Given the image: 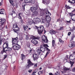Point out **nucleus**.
Here are the masks:
<instances>
[{
    "instance_id": "obj_24",
    "label": "nucleus",
    "mask_w": 75,
    "mask_h": 75,
    "mask_svg": "<svg viewBox=\"0 0 75 75\" xmlns=\"http://www.w3.org/2000/svg\"><path fill=\"white\" fill-rule=\"evenodd\" d=\"M50 33L51 34H55L56 32H55V31H54L53 30H51L50 31Z\"/></svg>"
},
{
    "instance_id": "obj_36",
    "label": "nucleus",
    "mask_w": 75,
    "mask_h": 75,
    "mask_svg": "<svg viewBox=\"0 0 75 75\" xmlns=\"http://www.w3.org/2000/svg\"><path fill=\"white\" fill-rule=\"evenodd\" d=\"M28 25H29V24L31 25L32 23H33V22L31 21H28Z\"/></svg>"
},
{
    "instance_id": "obj_12",
    "label": "nucleus",
    "mask_w": 75,
    "mask_h": 75,
    "mask_svg": "<svg viewBox=\"0 0 75 75\" xmlns=\"http://www.w3.org/2000/svg\"><path fill=\"white\" fill-rule=\"evenodd\" d=\"M30 9L31 11V12H33V11L37 10L38 9V6L37 5H35L33 7H31Z\"/></svg>"
},
{
    "instance_id": "obj_4",
    "label": "nucleus",
    "mask_w": 75,
    "mask_h": 75,
    "mask_svg": "<svg viewBox=\"0 0 75 75\" xmlns=\"http://www.w3.org/2000/svg\"><path fill=\"white\" fill-rule=\"evenodd\" d=\"M6 21V19H0V24L2 27V29L4 27V24H5V22Z\"/></svg>"
},
{
    "instance_id": "obj_16",
    "label": "nucleus",
    "mask_w": 75,
    "mask_h": 75,
    "mask_svg": "<svg viewBox=\"0 0 75 75\" xmlns=\"http://www.w3.org/2000/svg\"><path fill=\"white\" fill-rule=\"evenodd\" d=\"M42 2L45 5L47 6L50 3V0H43Z\"/></svg>"
},
{
    "instance_id": "obj_59",
    "label": "nucleus",
    "mask_w": 75,
    "mask_h": 75,
    "mask_svg": "<svg viewBox=\"0 0 75 75\" xmlns=\"http://www.w3.org/2000/svg\"><path fill=\"white\" fill-rule=\"evenodd\" d=\"M2 4H3L2 2H0V6L2 5Z\"/></svg>"
},
{
    "instance_id": "obj_30",
    "label": "nucleus",
    "mask_w": 75,
    "mask_h": 75,
    "mask_svg": "<svg viewBox=\"0 0 75 75\" xmlns=\"http://www.w3.org/2000/svg\"><path fill=\"white\" fill-rule=\"evenodd\" d=\"M55 42L54 40H52V43L53 47H54V45H55Z\"/></svg>"
},
{
    "instance_id": "obj_35",
    "label": "nucleus",
    "mask_w": 75,
    "mask_h": 75,
    "mask_svg": "<svg viewBox=\"0 0 75 75\" xmlns=\"http://www.w3.org/2000/svg\"><path fill=\"white\" fill-rule=\"evenodd\" d=\"M32 38L34 39H37V38H35V36H31L30 37V39H32Z\"/></svg>"
},
{
    "instance_id": "obj_32",
    "label": "nucleus",
    "mask_w": 75,
    "mask_h": 75,
    "mask_svg": "<svg viewBox=\"0 0 75 75\" xmlns=\"http://www.w3.org/2000/svg\"><path fill=\"white\" fill-rule=\"evenodd\" d=\"M65 6L66 7V8L68 9H71V8H72V7L69 6H67V5H66Z\"/></svg>"
},
{
    "instance_id": "obj_49",
    "label": "nucleus",
    "mask_w": 75,
    "mask_h": 75,
    "mask_svg": "<svg viewBox=\"0 0 75 75\" xmlns=\"http://www.w3.org/2000/svg\"><path fill=\"white\" fill-rule=\"evenodd\" d=\"M9 2H10V3H11V4H13V3L14 2V1H12L11 0H10Z\"/></svg>"
},
{
    "instance_id": "obj_34",
    "label": "nucleus",
    "mask_w": 75,
    "mask_h": 75,
    "mask_svg": "<svg viewBox=\"0 0 75 75\" xmlns=\"http://www.w3.org/2000/svg\"><path fill=\"white\" fill-rule=\"evenodd\" d=\"M25 39H26V40H28L29 39H30V38H29V37H28V35H26Z\"/></svg>"
},
{
    "instance_id": "obj_61",
    "label": "nucleus",
    "mask_w": 75,
    "mask_h": 75,
    "mask_svg": "<svg viewBox=\"0 0 75 75\" xmlns=\"http://www.w3.org/2000/svg\"><path fill=\"white\" fill-rule=\"evenodd\" d=\"M73 30H75V27H72Z\"/></svg>"
},
{
    "instance_id": "obj_26",
    "label": "nucleus",
    "mask_w": 75,
    "mask_h": 75,
    "mask_svg": "<svg viewBox=\"0 0 75 75\" xmlns=\"http://www.w3.org/2000/svg\"><path fill=\"white\" fill-rule=\"evenodd\" d=\"M41 51H40V49H38L37 50V53L38 55H40V54H41Z\"/></svg>"
},
{
    "instance_id": "obj_55",
    "label": "nucleus",
    "mask_w": 75,
    "mask_h": 75,
    "mask_svg": "<svg viewBox=\"0 0 75 75\" xmlns=\"http://www.w3.org/2000/svg\"><path fill=\"white\" fill-rule=\"evenodd\" d=\"M20 40H23V37H20Z\"/></svg>"
},
{
    "instance_id": "obj_62",
    "label": "nucleus",
    "mask_w": 75,
    "mask_h": 75,
    "mask_svg": "<svg viewBox=\"0 0 75 75\" xmlns=\"http://www.w3.org/2000/svg\"><path fill=\"white\" fill-rule=\"evenodd\" d=\"M21 23H23V20H22V19H21Z\"/></svg>"
},
{
    "instance_id": "obj_46",
    "label": "nucleus",
    "mask_w": 75,
    "mask_h": 75,
    "mask_svg": "<svg viewBox=\"0 0 75 75\" xmlns=\"http://www.w3.org/2000/svg\"><path fill=\"white\" fill-rule=\"evenodd\" d=\"M47 25H46V27H49V25H50V24L49 23H47Z\"/></svg>"
},
{
    "instance_id": "obj_39",
    "label": "nucleus",
    "mask_w": 75,
    "mask_h": 75,
    "mask_svg": "<svg viewBox=\"0 0 75 75\" xmlns=\"http://www.w3.org/2000/svg\"><path fill=\"white\" fill-rule=\"evenodd\" d=\"M4 11H1L0 12V14H4Z\"/></svg>"
},
{
    "instance_id": "obj_54",
    "label": "nucleus",
    "mask_w": 75,
    "mask_h": 75,
    "mask_svg": "<svg viewBox=\"0 0 75 75\" xmlns=\"http://www.w3.org/2000/svg\"><path fill=\"white\" fill-rule=\"evenodd\" d=\"M34 67H37V64H36L34 65Z\"/></svg>"
},
{
    "instance_id": "obj_23",
    "label": "nucleus",
    "mask_w": 75,
    "mask_h": 75,
    "mask_svg": "<svg viewBox=\"0 0 75 75\" xmlns=\"http://www.w3.org/2000/svg\"><path fill=\"white\" fill-rule=\"evenodd\" d=\"M46 14H47L46 15V16H51V13H50L48 11H47L46 12Z\"/></svg>"
},
{
    "instance_id": "obj_27",
    "label": "nucleus",
    "mask_w": 75,
    "mask_h": 75,
    "mask_svg": "<svg viewBox=\"0 0 75 75\" xmlns=\"http://www.w3.org/2000/svg\"><path fill=\"white\" fill-rule=\"evenodd\" d=\"M64 71H68L70 70V68H67V67H64Z\"/></svg>"
},
{
    "instance_id": "obj_58",
    "label": "nucleus",
    "mask_w": 75,
    "mask_h": 75,
    "mask_svg": "<svg viewBox=\"0 0 75 75\" xmlns=\"http://www.w3.org/2000/svg\"><path fill=\"white\" fill-rule=\"evenodd\" d=\"M2 10H4V9H0V11L1 12V11H3Z\"/></svg>"
},
{
    "instance_id": "obj_21",
    "label": "nucleus",
    "mask_w": 75,
    "mask_h": 75,
    "mask_svg": "<svg viewBox=\"0 0 75 75\" xmlns=\"http://www.w3.org/2000/svg\"><path fill=\"white\" fill-rule=\"evenodd\" d=\"M8 47V44L7 42H5L3 45V48H6Z\"/></svg>"
},
{
    "instance_id": "obj_31",
    "label": "nucleus",
    "mask_w": 75,
    "mask_h": 75,
    "mask_svg": "<svg viewBox=\"0 0 75 75\" xmlns=\"http://www.w3.org/2000/svg\"><path fill=\"white\" fill-rule=\"evenodd\" d=\"M21 13H19L18 14V18L19 19H21Z\"/></svg>"
},
{
    "instance_id": "obj_44",
    "label": "nucleus",
    "mask_w": 75,
    "mask_h": 75,
    "mask_svg": "<svg viewBox=\"0 0 75 75\" xmlns=\"http://www.w3.org/2000/svg\"><path fill=\"white\" fill-rule=\"evenodd\" d=\"M2 40L3 39L2 38L0 39V45H1V43H2Z\"/></svg>"
},
{
    "instance_id": "obj_38",
    "label": "nucleus",
    "mask_w": 75,
    "mask_h": 75,
    "mask_svg": "<svg viewBox=\"0 0 75 75\" xmlns=\"http://www.w3.org/2000/svg\"><path fill=\"white\" fill-rule=\"evenodd\" d=\"M27 28H28V26L27 25H26L25 27H24V29L25 31L26 29H27Z\"/></svg>"
},
{
    "instance_id": "obj_20",
    "label": "nucleus",
    "mask_w": 75,
    "mask_h": 75,
    "mask_svg": "<svg viewBox=\"0 0 75 75\" xmlns=\"http://www.w3.org/2000/svg\"><path fill=\"white\" fill-rule=\"evenodd\" d=\"M66 61L67 62L70 63V64H71V67H72L74 62L71 61V60H69V59H66Z\"/></svg>"
},
{
    "instance_id": "obj_7",
    "label": "nucleus",
    "mask_w": 75,
    "mask_h": 75,
    "mask_svg": "<svg viewBox=\"0 0 75 75\" xmlns=\"http://www.w3.org/2000/svg\"><path fill=\"white\" fill-rule=\"evenodd\" d=\"M40 16H43L45 17V16H46V15L47 14V13H46L45 11L42 9H41V11L40 12Z\"/></svg>"
},
{
    "instance_id": "obj_48",
    "label": "nucleus",
    "mask_w": 75,
    "mask_h": 75,
    "mask_svg": "<svg viewBox=\"0 0 75 75\" xmlns=\"http://www.w3.org/2000/svg\"><path fill=\"white\" fill-rule=\"evenodd\" d=\"M71 13H73V14H75V9H74L73 11H72Z\"/></svg>"
},
{
    "instance_id": "obj_37",
    "label": "nucleus",
    "mask_w": 75,
    "mask_h": 75,
    "mask_svg": "<svg viewBox=\"0 0 75 75\" xmlns=\"http://www.w3.org/2000/svg\"><path fill=\"white\" fill-rule=\"evenodd\" d=\"M73 18H72V20L73 21H75V15L73 16Z\"/></svg>"
},
{
    "instance_id": "obj_51",
    "label": "nucleus",
    "mask_w": 75,
    "mask_h": 75,
    "mask_svg": "<svg viewBox=\"0 0 75 75\" xmlns=\"http://www.w3.org/2000/svg\"><path fill=\"white\" fill-rule=\"evenodd\" d=\"M71 32H69L68 34V35H69H69H71Z\"/></svg>"
},
{
    "instance_id": "obj_5",
    "label": "nucleus",
    "mask_w": 75,
    "mask_h": 75,
    "mask_svg": "<svg viewBox=\"0 0 75 75\" xmlns=\"http://www.w3.org/2000/svg\"><path fill=\"white\" fill-rule=\"evenodd\" d=\"M11 51V48L9 47H7L5 48H4L3 52H5L6 54H7L8 52V51Z\"/></svg>"
},
{
    "instance_id": "obj_33",
    "label": "nucleus",
    "mask_w": 75,
    "mask_h": 75,
    "mask_svg": "<svg viewBox=\"0 0 75 75\" xmlns=\"http://www.w3.org/2000/svg\"><path fill=\"white\" fill-rule=\"evenodd\" d=\"M59 41L60 42H61V43H62V44L64 43V41L62 40H61V39L60 38H59Z\"/></svg>"
},
{
    "instance_id": "obj_50",
    "label": "nucleus",
    "mask_w": 75,
    "mask_h": 75,
    "mask_svg": "<svg viewBox=\"0 0 75 75\" xmlns=\"http://www.w3.org/2000/svg\"><path fill=\"white\" fill-rule=\"evenodd\" d=\"M37 72V71H36V70L35 71L33 72V74H35Z\"/></svg>"
},
{
    "instance_id": "obj_56",
    "label": "nucleus",
    "mask_w": 75,
    "mask_h": 75,
    "mask_svg": "<svg viewBox=\"0 0 75 75\" xmlns=\"http://www.w3.org/2000/svg\"><path fill=\"white\" fill-rule=\"evenodd\" d=\"M49 75H54L52 73H50L49 74Z\"/></svg>"
},
{
    "instance_id": "obj_60",
    "label": "nucleus",
    "mask_w": 75,
    "mask_h": 75,
    "mask_svg": "<svg viewBox=\"0 0 75 75\" xmlns=\"http://www.w3.org/2000/svg\"><path fill=\"white\" fill-rule=\"evenodd\" d=\"M5 28H6V29H7L8 28H7V26L6 25L5 27Z\"/></svg>"
},
{
    "instance_id": "obj_29",
    "label": "nucleus",
    "mask_w": 75,
    "mask_h": 75,
    "mask_svg": "<svg viewBox=\"0 0 75 75\" xmlns=\"http://www.w3.org/2000/svg\"><path fill=\"white\" fill-rule=\"evenodd\" d=\"M32 0H25V3H31Z\"/></svg>"
},
{
    "instance_id": "obj_13",
    "label": "nucleus",
    "mask_w": 75,
    "mask_h": 75,
    "mask_svg": "<svg viewBox=\"0 0 75 75\" xmlns=\"http://www.w3.org/2000/svg\"><path fill=\"white\" fill-rule=\"evenodd\" d=\"M71 44H69V47L70 48H72L75 46V42L74 41H72L71 42Z\"/></svg>"
},
{
    "instance_id": "obj_52",
    "label": "nucleus",
    "mask_w": 75,
    "mask_h": 75,
    "mask_svg": "<svg viewBox=\"0 0 75 75\" xmlns=\"http://www.w3.org/2000/svg\"><path fill=\"white\" fill-rule=\"evenodd\" d=\"M28 72H29L30 73H31V72H32V70H29L28 71Z\"/></svg>"
},
{
    "instance_id": "obj_11",
    "label": "nucleus",
    "mask_w": 75,
    "mask_h": 75,
    "mask_svg": "<svg viewBox=\"0 0 75 75\" xmlns=\"http://www.w3.org/2000/svg\"><path fill=\"white\" fill-rule=\"evenodd\" d=\"M42 40L44 42H45V43H48V40L47 39V38L46 37L45 35H43L42 36Z\"/></svg>"
},
{
    "instance_id": "obj_53",
    "label": "nucleus",
    "mask_w": 75,
    "mask_h": 75,
    "mask_svg": "<svg viewBox=\"0 0 75 75\" xmlns=\"http://www.w3.org/2000/svg\"><path fill=\"white\" fill-rule=\"evenodd\" d=\"M59 30H63V27H61Z\"/></svg>"
},
{
    "instance_id": "obj_41",
    "label": "nucleus",
    "mask_w": 75,
    "mask_h": 75,
    "mask_svg": "<svg viewBox=\"0 0 75 75\" xmlns=\"http://www.w3.org/2000/svg\"><path fill=\"white\" fill-rule=\"evenodd\" d=\"M32 4H34L35 3V0H32L31 2Z\"/></svg>"
},
{
    "instance_id": "obj_42",
    "label": "nucleus",
    "mask_w": 75,
    "mask_h": 75,
    "mask_svg": "<svg viewBox=\"0 0 75 75\" xmlns=\"http://www.w3.org/2000/svg\"><path fill=\"white\" fill-rule=\"evenodd\" d=\"M27 46L28 48H29V47H30V43H27Z\"/></svg>"
},
{
    "instance_id": "obj_22",
    "label": "nucleus",
    "mask_w": 75,
    "mask_h": 75,
    "mask_svg": "<svg viewBox=\"0 0 75 75\" xmlns=\"http://www.w3.org/2000/svg\"><path fill=\"white\" fill-rule=\"evenodd\" d=\"M68 2L70 3H72L74 4L75 3V0H69L68 1Z\"/></svg>"
},
{
    "instance_id": "obj_6",
    "label": "nucleus",
    "mask_w": 75,
    "mask_h": 75,
    "mask_svg": "<svg viewBox=\"0 0 75 75\" xmlns=\"http://www.w3.org/2000/svg\"><path fill=\"white\" fill-rule=\"evenodd\" d=\"M17 40H18V38L17 37L15 38H12V45H18Z\"/></svg>"
},
{
    "instance_id": "obj_14",
    "label": "nucleus",
    "mask_w": 75,
    "mask_h": 75,
    "mask_svg": "<svg viewBox=\"0 0 75 75\" xmlns=\"http://www.w3.org/2000/svg\"><path fill=\"white\" fill-rule=\"evenodd\" d=\"M33 20L36 23H39L41 22V19L38 18H34Z\"/></svg>"
},
{
    "instance_id": "obj_15",
    "label": "nucleus",
    "mask_w": 75,
    "mask_h": 75,
    "mask_svg": "<svg viewBox=\"0 0 75 75\" xmlns=\"http://www.w3.org/2000/svg\"><path fill=\"white\" fill-rule=\"evenodd\" d=\"M69 58L70 59L74 61L75 59V54H72L69 56Z\"/></svg>"
},
{
    "instance_id": "obj_10",
    "label": "nucleus",
    "mask_w": 75,
    "mask_h": 75,
    "mask_svg": "<svg viewBox=\"0 0 75 75\" xmlns=\"http://www.w3.org/2000/svg\"><path fill=\"white\" fill-rule=\"evenodd\" d=\"M28 65L27 66H26V67H28V68H30V67H31V66H32V65H34V64H33L31 62V61L30 60H28Z\"/></svg>"
},
{
    "instance_id": "obj_28",
    "label": "nucleus",
    "mask_w": 75,
    "mask_h": 75,
    "mask_svg": "<svg viewBox=\"0 0 75 75\" xmlns=\"http://www.w3.org/2000/svg\"><path fill=\"white\" fill-rule=\"evenodd\" d=\"M25 58V55H24L23 54H21V59L22 61L24 60V59Z\"/></svg>"
},
{
    "instance_id": "obj_64",
    "label": "nucleus",
    "mask_w": 75,
    "mask_h": 75,
    "mask_svg": "<svg viewBox=\"0 0 75 75\" xmlns=\"http://www.w3.org/2000/svg\"><path fill=\"white\" fill-rule=\"evenodd\" d=\"M12 13H15V11H12Z\"/></svg>"
},
{
    "instance_id": "obj_63",
    "label": "nucleus",
    "mask_w": 75,
    "mask_h": 75,
    "mask_svg": "<svg viewBox=\"0 0 75 75\" xmlns=\"http://www.w3.org/2000/svg\"><path fill=\"white\" fill-rule=\"evenodd\" d=\"M68 57H69V56L68 55H67L66 56V57L67 58H68Z\"/></svg>"
},
{
    "instance_id": "obj_1",
    "label": "nucleus",
    "mask_w": 75,
    "mask_h": 75,
    "mask_svg": "<svg viewBox=\"0 0 75 75\" xmlns=\"http://www.w3.org/2000/svg\"><path fill=\"white\" fill-rule=\"evenodd\" d=\"M41 48H40V51H41L42 52L44 53L45 51L46 50V49L48 52H47L45 57H47V55L49 54V53L50 52V50L48 49L47 47H49V46L47 45V44H44L42 45H41Z\"/></svg>"
},
{
    "instance_id": "obj_19",
    "label": "nucleus",
    "mask_w": 75,
    "mask_h": 75,
    "mask_svg": "<svg viewBox=\"0 0 75 75\" xmlns=\"http://www.w3.org/2000/svg\"><path fill=\"white\" fill-rule=\"evenodd\" d=\"M33 57L34 58V60L35 61V59H37L38 58V55L35 53H34L33 55Z\"/></svg>"
},
{
    "instance_id": "obj_25",
    "label": "nucleus",
    "mask_w": 75,
    "mask_h": 75,
    "mask_svg": "<svg viewBox=\"0 0 75 75\" xmlns=\"http://www.w3.org/2000/svg\"><path fill=\"white\" fill-rule=\"evenodd\" d=\"M69 14L70 16H71V18H72L74 16H75V14L74 13H69Z\"/></svg>"
},
{
    "instance_id": "obj_3",
    "label": "nucleus",
    "mask_w": 75,
    "mask_h": 75,
    "mask_svg": "<svg viewBox=\"0 0 75 75\" xmlns=\"http://www.w3.org/2000/svg\"><path fill=\"white\" fill-rule=\"evenodd\" d=\"M13 29L14 30V33H16L17 34H18V31L20 30V29H19V28H18V26L16 24H14L13 25Z\"/></svg>"
},
{
    "instance_id": "obj_9",
    "label": "nucleus",
    "mask_w": 75,
    "mask_h": 75,
    "mask_svg": "<svg viewBox=\"0 0 75 75\" xmlns=\"http://www.w3.org/2000/svg\"><path fill=\"white\" fill-rule=\"evenodd\" d=\"M12 48L14 50H18L19 48H20V45H13Z\"/></svg>"
},
{
    "instance_id": "obj_18",
    "label": "nucleus",
    "mask_w": 75,
    "mask_h": 75,
    "mask_svg": "<svg viewBox=\"0 0 75 75\" xmlns=\"http://www.w3.org/2000/svg\"><path fill=\"white\" fill-rule=\"evenodd\" d=\"M31 42L35 45H37L38 44V42L35 39H33L31 40Z\"/></svg>"
},
{
    "instance_id": "obj_47",
    "label": "nucleus",
    "mask_w": 75,
    "mask_h": 75,
    "mask_svg": "<svg viewBox=\"0 0 75 75\" xmlns=\"http://www.w3.org/2000/svg\"><path fill=\"white\" fill-rule=\"evenodd\" d=\"M42 71H40L38 73V74L39 75H40V74H42Z\"/></svg>"
},
{
    "instance_id": "obj_40",
    "label": "nucleus",
    "mask_w": 75,
    "mask_h": 75,
    "mask_svg": "<svg viewBox=\"0 0 75 75\" xmlns=\"http://www.w3.org/2000/svg\"><path fill=\"white\" fill-rule=\"evenodd\" d=\"M59 71H57L56 73L54 75H59Z\"/></svg>"
},
{
    "instance_id": "obj_17",
    "label": "nucleus",
    "mask_w": 75,
    "mask_h": 75,
    "mask_svg": "<svg viewBox=\"0 0 75 75\" xmlns=\"http://www.w3.org/2000/svg\"><path fill=\"white\" fill-rule=\"evenodd\" d=\"M38 15V12L36 11L33 12L32 13V16L33 17H36Z\"/></svg>"
},
{
    "instance_id": "obj_45",
    "label": "nucleus",
    "mask_w": 75,
    "mask_h": 75,
    "mask_svg": "<svg viewBox=\"0 0 75 75\" xmlns=\"http://www.w3.org/2000/svg\"><path fill=\"white\" fill-rule=\"evenodd\" d=\"M25 5H24L22 7V9L23 10H25Z\"/></svg>"
},
{
    "instance_id": "obj_2",
    "label": "nucleus",
    "mask_w": 75,
    "mask_h": 75,
    "mask_svg": "<svg viewBox=\"0 0 75 75\" xmlns=\"http://www.w3.org/2000/svg\"><path fill=\"white\" fill-rule=\"evenodd\" d=\"M45 18L44 17L41 18V19L42 20V22L44 23L45 21H50L51 18L50 16H46L45 17Z\"/></svg>"
},
{
    "instance_id": "obj_8",
    "label": "nucleus",
    "mask_w": 75,
    "mask_h": 75,
    "mask_svg": "<svg viewBox=\"0 0 75 75\" xmlns=\"http://www.w3.org/2000/svg\"><path fill=\"white\" fill-rule=\"evenodd\" d=\"M44 26H42L41 27H39L38 28V33L39 34H41L42 33L43 31L44 30Z\"/></svg>"
},
{
    "instance_id": "obj_57",
    "label": "nucleus",
    "mask_w": 75,
    "mask_h": 75,
    "mask_svg": "<svg viewBox=\"0 0 75 75\" xmlns=\"http://www.w3.org/2000/svg\"><path fill=\"white\" fill-rule=\"evenodd\" d=\"M67 23H71V21H66Z\"/></svg>"
},
{
    "instance_id": "obj_43",
    "label": "nucleus",
    "mask_w": 75,
    "mask_h": 75,
    "mask_svg": "<svg viewBox=\"0 0 75 75\" xmlns=\"http://www.w3.org/2000/svg\"><path fill=\"white\" fill-rule=\"evenodd\" d=\"M7 57V54H5V55H4V59H6V58Z\"/></svg>"
}]
</instances>
